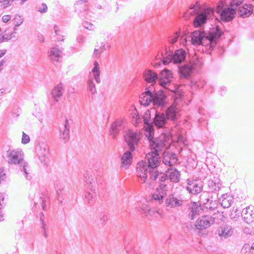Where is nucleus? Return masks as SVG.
Masks as SVG:
<instances>
[{
  "label": "nucleus",
  "mask_w": 254,
  "mask_h": 254,
  "mask_svg": "<svg viewBox=\"0 0 254 254\" xmlns=\"http://www.w3.org/2000/svg\"><path fill=\"white\" fill-rule=\"evenodd\" d=\"M159 154L147 153L144 160L139 162L136 166L137 176L140 179L142 183L148 179L155 182L159 185L155 192L152 195V198L161 204L164 198L167 195L169 182L177 183L179 182L181 174L176 168L172 167L178 162V158L175 153L169 151L163 154V162L165 165L169 166L164 173L158 170L161 163Z\"/></svg>",
  "instance_id": "f257e3e1"
},
{
  "label": "nucleus",
  "mask_w": 254,
  "mask_h": 254,
  "mask_svg": "<svg viewBox=\"0 0 254 254\" xmlns=\"http://www.w3.org/2000/svg\"><path fill=\"white\" fill-rule=\"evenodd\" d=\"M143 77L147 83L151 84L152 86L156 84L158 81V84L165 88L166 91L160 90L154 93L155 90L152 87H146L145 91L140 96V104L147 107L152 103L154 108L157 110L160 109L161 111L163 110L167 104V94H170L169 92H170L175 94L177 89L174 86H173L174 89L169 87L171 86V82L173 78L172 72L168 69H165L161 72L158 76V74L153 71L146 69L143 73Z\"/></svg>",
  "instance_id": "f03ea898"
},
{
  "label": "nucleus",
  "mask_w": 254,
  "mask_h": 254,
  "mask_svg": "<svg viewBox=\"0 0 254 254\" xmlns=\"http://www.w3.org/2000/svg\"><path fill=\"white\" fill-rule=\"evenodd\" d=\"M223 34V32L219 27L216 26L208 34L201 30L194 31L189 37V40L188 37L181 35V31H176L168 37V41L171 45H174L180 39V44L187 49H188L189 45L192 44L197 46L198 51L210 54Z\"/></svg>",
  "instance_id": "7ed1b4c3"
},
{
  "label": "nucleus",
  "mask_w": 254,
  "mask_h": 254,
  "mask_svg": "<svg viewBox=\"0 0 254 254\" xmlns=\"http://www.w3.org/2000/svg\"><path fill=\"white\" fill-rule=\"evenodd\" d=\"M147 117H144L143 119L137 114L133 117L132 122L135 126L139 125L142 121L146 126L144 130V134L149 142V146L151 151L148 153L159 154L160 152H162L164 149L169 148L170 145L171 140L169 137L165 135H161L158 138H154V129L149 124L150 120V114L145 113Z\"/></svg>",
  "instance_id": "20e7f679"
},
{
  "label": "nucleus",
  "mask_w": 254,
  "mask_h": 254,
  "mask_svg": "<svg viewBox=\"0 0 254 254\" xmlns=\"http://www.w3.org/2000/svg\"><path fill=\"white\" fill-rule=\"evenodd\" d=\"M142 135L141 133L128 130L124 134L125 141L127 143L129 150L126 151L121 158V167L127 169L130 165L132 160V152L138 145Z\"/></svg>",
  "instance_id": "39448f33"
},
{
  "label": "nucleus",
  "mask_w": 254,
  "mask_h": 254,
  "mask_svg": "<svg viewBox=\"0 0 254 254\" xmlns=\"http://www.w3.org/2000/svg\"><path fill=\"white\" fill-rule=\"evenodd\" d=\"M198 8L197 5H190V9L191 11L187 10L183 13V17L185 19H188L190 16L195 14L193 20V25L195 27H201L204 26L208 20L213 19L215 9L211 7H207L200 12H198Z\"/></svg>",
  "instance_id": "423d86ee"
},
{
  "label": "nucleus",
  "mask_w": 254,
  "mask_h": 254,
  "mask_svg": "<svg viewBox=\"0 0 254 254\" xmlns=\"http://www.w3.org/2000/svg\"><path fill=\"white\" fill-rule=\"evenodd\" d=\"M244 0H231V6L225 7L226 2L220 1L217 5L216 8L220 14L221 19L224 22H229L233 19L240 6L243 5Z\"/></svg>",
  "instance_id": "0eeeda50"
},
{
  "label": "nucleus",
  "mask_w": 254,
  "mask_h": 254,
  "mask_svg": "<svg viewBox=\"0 0 254 254\" xmlns=\"http://www.w3.org/2000/svg\"><path fill=\"white\" fill-rule=\"evenodd\" d=\"M6 156L9 158L8 163L18 165L19 170L23 173L25 178L28 180L32 179L29 172L30 167L28 164L24 161L21 150H10L9 149L7 151Z\"/></svg>",
  "instance_id": "6e6552de"
},
{
  "label": "nucleus",
  "mask_w": 254,
  "mask_h": 254,
  "mask_svg": "<svg viewBox=\"0 0 254 254\" xmlns=\"http://www.w3.org/2000/svg\"><path fill=\"white\" fill-rule=\"evenodd\" d=\"M178 116V109L175 104H173L167 109L166 115L157 111L153 119V123L158 128H163L166 124L167 119L175 121L177 120Z\"/></svg>",
  "instance_id": "1a4fd4ad"
},
{
  "label": "nucleus",
  "mask_w": 254,
  "mask_h": 254,
  "mask_svg": "<svg viewBox=\"0 0 254 254\" xmlns=\"http://www.w3.org/2000/svg\"><path fill=\"white\" fill-rule=\"evenodd\" d=\"M223 215L218 211L217 213H214L212 215H204L199 217L195 222V227L199 231L205 230L214 223H218L216 221L217 219L222 220Z\"/></svg>",
  "instance_id": "9d476101"
},
{
  "label": "nucleus",
  "mask_w": 254,
  "mask_h": 254,
  "mask_svg": "<svg viewBox=\"0 0 254 254\" xmlns=\"http://www.w3.org/2000/svg\"><path fill=\"white\" fill-rule=\"evenodd\" d=\"M186 55V52L184 49H179L176 50L175 53L169 49L168 52L166 51V57H163V59L161 61L164 65H167L171 62L175 64H180L185 61Z\"/></svg>",
  "instance_id": "9b49d317"
},
{
  "label": "nucleus",
  "mask_w": 254,
  "mask_h": 254,
  "mask_svg": "<svg viewBox=\"0 0 254 254\" xmlns=\"http://www.w3.org/2000/svg\"><path fill=\"white\" fill-rule=\"evenodd\" d=\"M184 201V196L182 194L173 192L167 196L165 200V204L167 207L170 208L181 207Z\"/></svg>",
  "instance_id": "f8f14e48"
},
{
  "label": "nucleus",
  "mask_w": 254,
  "mask_h": 254,
  "mask_svg": "<svg viewBox=\"0 0 254 254\" xmlns=\"http://www.w3.org/2000/svg\"><path fill=\"white\" fill-rule=\"evenodd\" d=\"M189 210V218L191 220H194L196 216L204 212L202 204L199 201H190L188 204Z\"/></svg>",
  "instance_id": "ddd939ff"
},
{
  "label": "nucleus",
  "mask_w": 254,
  "mask_h": 254,
  "mask_svg": "<svg viewBox=\"0 0 254 254\" xmlns=\"http://www.w3.org/2000/svg\"><path fill=\"white\" fill-rule=\"evenodd\" d=\"M36 153L40 162L44 165L46 164V159L49 154V148L47 144L40 143L36 147Z\"/></svg>",
  "instance_id": "4468645a"
},
{
  "label": "nucleus",
  "mask_w": 254,
  "mask_h": 254,
  "mask_svg": "<svg viewBox=\"0 0 254 254\" xmlns=\"http://www.w3.org/2000/svg\"><path fill=\"white\" fill-rule=\"evenodd\" d=\"M187 186L186 189L189 193L196 195L202 190L203 184L196 180L188 179L187 180Z\"/></svg>",
  "instance_id": "2eb2a0df"
},
{
  "label": "nucleus",
  "mask_w": 254,
  "mask_h": 254,
  "mask_svg": "<svg viewBox=\"0 0 254 254\" xmlns=\"http://www.w3.org/2000/svg\"><path fill=\"white\" fill-rule=\"evenodd\" d=\"M233 233V230L230 225L223 224L219 227L215 231V235H217L221 241L230 237Z\"/></svg>",
  "instance_id": "dca6fc26"
},
{
  "label": "nucleus",
  "mask_w": 254,
  "mask_h": 254,
  "mask_svg": "<svg viewBox=\"0 0 254 254\" xmlns=\"http://www.w3.org/2000/svg\"><path fill=\"white\" fill-rule=\"evenodd\" d=\"M194 69L192 65L186 64L179 68V72L182 78L189 79L190 78Z\"/></svg>",
  "instance_id": "f3484780"
},
{
  "label": "nucleus",
  "mask_w": 254,
  "mask_h": 254,
  "mask_svg": "<svg viewBox=\"0 0 254 254\" xmlns=\"http://www.w3.org/2000/svg\"><path fill=\"white\" fill-rule=\"evenodd\" d=\"M238 14L242 17L245 18L250 16L253 12V6L251 4L245 3L238 9Z\"/></svg>",
  "instance_id": "a211bd4d"
},
{
  "label": "nucleus",
  "mask_w": 254,
  "mask_h": 254,
  "mask_svg": "<svg viewBox=\"0 0 254 254\" xmlns=\"http://www.w3.org/2000/svg\"><path fill=\"white\" fill-rule=\"evenodd\" d=\"M198 112L201 116L198 120V123L200 127L202 129L206 127L208 125L207 119L208 118V113L202 107L198 108Z\"/></svg>",
  "instance_id": "6ab92c4d"
},
{
  "label": "nucleus",
  "mask_w": 254,
  "mask_h": 254,
  "mask_svg": "<svg viewBox=\"0 0 254 254\" xmlns=\"http://www.w3.org/2000/svg\"><path fill=\"white\" fill-rule=\"evenodd\" d=\"M124 128L123 122L121 121H117L114 122L110 128L111 134L113 135V138L115 139L116 136L119 133L120 131Z\"/></svg>",
  "instance_id": "aec40b11"
},
{
  "label": "nucleus",
  "mask_w": 254,
  "mask_h": 254,
  "mask_svg": "<svg viewBox=\"0 0 254 254\" xmlns=\"http://www.w3.org/2000/svg\"><path fill=\"white\" fill-rule=\"evenodd\" d=\"M84 180L87 185V187L89 188L91 191L95 190V187L96 185V181L94 177L92 176L89 171H86L83 175Z\"/></svg>",
  "instance_id": "412c9836"
},
{
  "label": "nucleus",
  "mask_w": 254,
  "mask_h": 254,
  "mask_svg": "<svg viewBox=\"0 0 254 254\" xmlns=\"http://www.w3.org/2000/svg\"><path fill=\"white\" fill-rule=\"evenodd\" d=\"M125 249L128 254H141L138 250L134 248L133 244L129 241V238L126 237L124 240Z\"/></svg>",
  "instance_id": "4be33fe9"
},
{
  "label": "nucleus",
  "mask_w": 254,
  "mask_h": 254,
  "mask_svg": "<svg viewBox=\"0 0 254 254\" xmlns=\"http://www.w3.org/2000/svg\"><path fill=\"white\" fill-rule=\"evenodd\" d=\"M62 53V52L56 47H53L50 50L49 57L55 64L59 62Z\"/></svg>",
  "instance_id": "5701e85b"
},
{
  "label": "nucleus",
  "mask_w": 254,
  "mask_h": 254,
  "mask_svg": "<svg viewBox=\"0 0 254 254\" xmlns=\"http://www.w3.org/2000/svg\"><path fill=\"white\" fill-rule=\"evenodd\" d=\"M221 186L219 179L216 178H214L213 180L209 181L208 183L209 190L212 192L218 191L220 189Z\"/></svg>",
  "instance_id": "b1692460"
},
{
  "label": "nucleus",
  "mask_w": 254,
  "mask_h": 254,
  "mask_svg": "<svg viewBox=\"0 0 254 254\" xmlns=\"http://www.w3.org/2000/svg\"><path fill=\"white\" fill-rule=\"evenodd\" d=\"M69 124L67 119L65 121L64 124V128L63 131L61 130L62 133L61 134V138L63 139L64 143H66L69 139Z\"/></svg>",
  "instance_id": "393cba45"
},
{
  "label": "nucleus",
  "mask_w": 254,
  "mask_h": 254,
  "mask_svg": "<svg viewBox=\"0 0 254 254\" xmlns=\"http://www.w3.org/2000/svg\"><path fill=\"white\" fill-rule=\"evenodd\" d=\"M137 210L140 213L144 215L145 217H148L149 215H151L153 211L152 210L150 207L147 204H140L137 207Z\"/></svg>",
  "instance_id": "a878e982"
},
{
  "label": "nucleus",
  "mask_w": 254,
  "mask_h": 254,
  "mask_svg": "<svg viewBox=\"0 0 254 254\" xmlns=\"http://www.w3.org/2000/svg\"><path fill=\"white\" fill-rule=\"evenodd\" d=\"M63 91V85L62 83L56 86L52 90L51 94L56 101L57 102L58 101L56 98H58L62 96Z\"/></svg>",
  "instance_id": "bb28decb"
},
{
  "label": "nucleus",
  "mask_w": 254,
  "mask_h": 254,
  "mask_svg": "<svg viewBox=\"0 0 254 254\" xmlns=\"http://www.w3.org/2000/svg\"><path fill=\"white\" fill-rule=\"evenodd\" d=\"M94 67L92 69V72L94 75V77L96 82L98 83H100V68L99 64L97 61H95L94 64Z\"/></svg>",
  "instance_id": "cd10ccee"
},
{
  "label": "nucleus",
  "mask_w": 254,
  "mask_h": 254,
  "mask_svg": "<svg viewBox=\"0 0 254 254\" xmlns=\"http://www.w3.org/2000/svg\"><path fill=\"white\" fill-rule=\"evenodd\" d=\"M206 82L203 79H199L196 80H193L191 81V88L192 89L197 88L200 89L203 88Z\"/></svg>",
  "instance_id": "c85d7f7f"
},
{
  "label": "nucleus",
  "mask_w": 254,
  "mask_h": 254,
  "mask_svg": "<svg viewBox=\"0 0 254 254\" xmlns=\"http://www.w3.org/2000/svg\"><path fill=\"white\" fill-rule=\"evenodd\" d=\"M225 195L227 196L226 194L222 195L223 199L221 202V205L224 208H228L231 205L233 201L232 197L228 196L225 197Z\"/></svg>",
  "instance_id": "c756f323"
},
{
  "label": "nucleus",
  "mask_w": 254,
  "mask_h": 254,
  "mask_svg": "<svg viewBox=\"0 0 254 254\" xmlns=\"http://www.w3.org/2000/svg\"><path fill=\"white\" fill-rule=\"evenodd\" d=\"M84 200L85 203L92 205L95 202V198L93 194L88 191H86L84 194Z\"/></svg>",
  "instance_id": "7c9ffc66"
},
{
  "label": "nucleus",
  "mask_w": 254,
  "mask_h": 254,
  "mask_svg": "<svg viewBox=\"0 0 254 254\" xmlns=\"http://www.w3.org/2000/svg\"><path fill=\"white\" fill-rule=\"evenodd\" d=\"M242 208H235L233 207L231 212L230 217L232 219L236 221L241 216Z\"/></svg>",
  "instance_id": "2f4dec72"
},
{
  "label": "nucleus",
  "mask_w": 254,
  "mask_h": 254,
  "mask_svg": "<svg viewBox=\"0 0 254 254\" xmlns=\"http://www.w3.org/2000/svg\"><path fill=\"white\" fill-rule=\"evenodd\" d=\"M213 198L212 193L205 192H203L200 196V201L202 204L204 203H207L208 201H212V199ZM212 203V202H211Z\"/></svg>",
  "instance_id": "473e14b6"
},
{
  "label": "nucleus",
  "mask_w": 254,
  "mask_h": 254,
  "mask_svg": "<svg viewBox=\"0 0 254 254\" xmlns=\"http://www.w3.org/2000/svg\"><path fill=\"white\" fill-rule=\"evenodd\" d=\"M47 198L45 196V195L43 194H42V195L40 197V202H34L35 206H37V205H39V204H40L42 207V209L44 210H47V209L48 208V206L47 205Z\"/></svg>",
  "instance_id": "72a5a7b5"
},
{
  "label": "nucleus",
  "mask_w": 254,
  "mask_h": 254,
  "mask_svg": "<svg viewBox=\"0 0 254 254\" xmlns=\"http://www.w3.org/2000/svg\"><path fill=\"white\" fill-rule=\"evenodd\" d=\"M14 33V32H12L9 34L6 33V31H5L4 32L0 34V43L10 40Z\"/></svg>",
  "instance_id": "f704fd0d"
},
{
  "label": "nucleus",
  "mask_w": 254,
  "mask_h": 254,
  "mask_svg": "<svg viewBox=\"0 0 254 254\" xmlns=\"http://www.w3.org/2000/svg\"><path fill=\"white\" fill-rule=\"evenodd\" d=\"M195 225L193 226L191 222L185 223L183 224V229L185 233H192L195 230Z\"/></svg>",
  "instance_id": "c9c22d12"
},
{
  "label": "nucleus",
  "mask_w": 254,
  "mask_h": 254,
  "mask_svg": "<svg viewBox=\"0 0 254 254\" xmlns=\"http://www.w3.org/2000/svg\"><path fill=\"white\" fill-rule=\"evenodd\" d=\"M97 217L102 224H104L108 219V216L105 212H98Z\"/></svg>",
  "instance_id": "e433bc0d"
},
{
  "label": "nucleus",
  "mask_w": 254,
  "mask_h": 254,
  "mask_svg": "<svg viewBox=\"0 0 254 254\" xmlns=\"http://www.w3.org/2000/svg\"><path fill=\"white\" fill-rule=\"evenodd\" d=\"M88 89L89 91L92 94H94L96 92L95 85L91 79L88 80Z\"/></svg>",
  "instance_id": "4c0bfd02"
},
{
  "label": "nucleus",
  "mask_w": 254,
  "mask_h": 254,
  "mask_svg": "<svg viewBox=\"0 0 254 254\" xmlns=\"http://www.w3.org/2000/svg\"><path fill=\"white\" fill-rule=\"evenodd\" d=\"M218 205H211V204L208 203H204L202 204L203 208L204 211V212H206L208 210L212 211L215 210L216 208H217Z\"/></svg>",
  "instance_id": "58836bf2"
},
{
  "label": "nucleus",
  "mask_w": 254,
  "mask_h": 254,
  "mask_svg": "<svg viewBox=\"0 0 254 254\" xmlns=\"http://www.w3.org/2000/svg\"><path fill=\"white\" fill-rule=\"evenodd\" d=\"M40 221L42 223V226H41V228L42 229V232L43 235L44 236V237L47 238L48 237V235H47V234L46 233V224L45 222L44 221V220L42 218V216H44L43 213L42 212H41L40 214Z\"/></svg>",
  "instance_id": "ea45409f"
},
{
  "label": "nucleus",
  "mask_w": 254,
  "mask_h": 254,
  "mask_svg": "<svg viewBox=\"0 0 254 254\" xmlns=\"http://www.w3.org/2000/svg\"><path fill=\"white\" fill-rule=\"evenodd\" d=\"M14 20L15 27H17V26H19L23 23V19L20 15H16L14 17ZM16 30L15 27H14V30Z\"/></svg>",
  "instance_id": "a19ab883"
},
{
  "label": "nucleus",
  "mask_w": 254,
  "mask_h": 254,
  "mask_svg": "<svg viewBox=\"0 0 254 254\" xmlns=\"http://www.w3.org/2000/svg\"><path fill=\"white\" fill-rule=\"evenodd\" d=\"M36 8L38 11L42 13L46 12L48 10V7L45 3H42L41 7L37 6Z\"/></svg>",
  "instance_id": "79ce46f5"
},
{
  "label": "nucleus",
  "mask_w": 254,
  "mask_h": 254,
  "mask_svg": "<svg viewBox=\"0 0 254 254\" xmlns=\"http://www.w3.org/2000/svg\"><path fill=\"white\" fill-rule=\"evenodd\" d=\"M82 26L85 28H86L88 30H92L95 28L94 25L92 23H91L90 22H88L87 21L83 22L82 23Z\"/></svg>",
  "instance_id": "37998d69"
},
{
  "label": "nucleus",
  "mask_w": 254,
  "mask_h": 254,
  "mask_svg": "<svg viewBox=\"0 0 254 254\" xmlns=\"http://www.w3.org/2000/svg\"><path fill=\"white\" fill-rule=\"evenodd\" d=\"M30 141V137L28 135L26 134L24 132H22V136L21 143L23 144H26Z\"/></svg>",
  "instance_id": "c03bdc74"
},
{
  "label": "nucleus",
  "mask_w": 254,
  "mask_h": 254,
  "mask_svg": "<svg viewBox=\"0 0 254 254\" xmlns=\"http://www.w3.org/2000/svg\"><path fill=\"white\" fill-rule=\"evenodd\" d=\"M58 28V27L57 25H55L54 29L55 33L56 35L57 36V40L58 41H63L64 40V38H63L64 37H63V36L60 35V34L59 33L60 31Z\"/></svg>",
  "instance_id": "a18cd8bd"
},
{
  "label": "nucleus",
  "mask_w": 254,
  "mask_h": 254,
  "mask_svg": "<svg viewBox=\"0 0 254 254\" xmlns=\"http://www.w3.org/2000/svg\"><path fill=\"white\" fill-rule=\"evenodd\" d=\"M162 57L160 59V58H159V59H160L158 61V59H156L155 61H154V62H153L152 63V64L156 68H157L161 64V63H163L161 61L162 59H163V57H166V55L165 56H164L162 54L161 55Z\"/></svg>",
  "instance_id": "49530a36"
},
{
  "label": "nucleus",
  "mask_w": 254,
  "mask_h": 254,
  "mask_svg": "<svg viewBox=\"0 0 254 254\" xmlns=\"http://www.w3.org/2000/svg\"><path fill=\"white\" fill-rule=\"evenodd\" d=\"M244 221L247 223L254 221V213L250 214V216H244Z\"/></svg>",
  "instance_id": "de8ad7c7"
},
{
  "label": "nucleus",
  "mask_w": 254,
  "mask_h": 254,
  "mask_svg": "<svg viewBox=\"0 0 254 254\" xmlns=\"http://www.w3.org/2000/svg\"><path fill=\"white\" fill-rule=\"evenodd\" d=\"M57 194L58 195L57 199L61 203L63 202V198H62V195H63V190L61 188H59L57 190Z\"/></svg>",
  "instance_id": "09e8293b"
},
{
  "label": "nucleus",
  "mask_w": 254,
  "mask_h": 254,
  "mask_svg": "<svg viewBox=\"0 0 254 254\" xmlns=\"http://www.w3.org/2000/svg\"><path fill=\"white\" fill-rule=\"evenodd\" d=\"M0 8H4L8 6L10 3H11L10 0H0Z\"/></svg>",
  "instance_id": "8fccbe9b"
},
{
  "label": "nucleus",
  "mask_w": 254,
  "mask_h": 254,
  "mask_svg": "<svg viewBox=\"0 0 254 254\" xmlns=\"http://www.w3.org/2000/svg\"><path fill=\"white\" fill-rule=\"evenodd\" d=\"M88 0H78L76 1L74 4V7L75 9V11H77L78 7L77 6L79 5H82L84 3H86L88 1Z\"/></svg>",
  "instance_id": "3c124183"
},
{
  "label": "nucleus",
  "mask_w": 254,
  "mask_h": 254,
  "mask_svg": "<svg viewBox=\"0 0 254 254\" xmlns=\"http://www.w3.org/2000/svg\"><path fill=\"white\" fill-rule=\"evenodd\" d=\"M6 178V174L4 172V169L3 168H0V182L4 181Z\"/></svg>",
  "instance_id": "603ef678"
},
{
  "label": "nucleus",
  "mask_w": 254,
  "mask_h": 254,
  "mask_svg": "<svg viewBox=\"0 0 254 254\" xmlns=\"http://www.w3.org/2000/svg\"><path fill=\"white\" fill-rule=\"evenodd\" d=\"M250 246L249 244H245L242 250H241V253H243V254H246L247 253L249 250H250Z\"/></svg>",
  "instance_id": "864d4df0"
},
{
  "label": "nucleus",
  "mask_w": 254,
  "mask_h": 254,
  "mask_svg": "<svg viewBox=\"0 0 254 254\" xmlns=\"http://www.w3.org/2000/svg\"><path fill=\"white\" fill-rule=\"evenodd\" d=\"M250 209L249 207H247L245 208H244L243 210H241V216L244 218V216L248 215L249 212V209Z\"/></svg>",
  "instance_id": "5fc2aeb1"
},
{
  "label": "nucleus",
  "mask_w": 254,
  "mask_h": 254,
  "mask_svg": "<svg viewBox=\"0 0 254 254\" xmlns=\"http://www.w3.org/2000/svg\"><path fill=\"white\" fill-rule=\"evenodd\" d=\"M227 90V88L225 86H221L220 88V91H219L220 94L221 95L223 96L224 94H225Z\"/></svg>",
  "instance_id": "6e6d98bb"
},
{
  "label": "nucleus",
  "mask_w": 254,
  "mask_h": 254,
  "mask_svg": "<svg viewBox=\"0 0 254 254\" xmlns=\"http://www.w3.org/2000/svg\"><path fill=\"white\" fill-rule=\"evenodd\" d=\"M11 19V16L9 15H5L2 16V20L3 22L6 23Z\"/></svg>",
  "instance_id": "4d7b16f0"
},
{
  "label": "nucleus",
  "mask_w": 254,
  "mask_h": 254,
  "mask_svg": "<svg viewBox=\"0 0 254 254\" xmlns=\"http://www.w3.org/2000/svg\"><path fill=\"white\" fill-rule=\"evenodd\" d=\"M7 63V59L5 57L0 62V71L2 69V66Z\"/></svg>",
  "instance_id": "13d9d810"
},
{
  "label": "nucleus",
  "mask_w": 254,
  "mask_h": 254,
  "mask_svg": "<svg viewBox=\"0 0 254 254\" xmlns=\"http://www.w3.org/2000/svg\"><path fill=\"white\" fill-rule=\"evenodd\" d=\"M38 40L41 42H44V37L43 35L39 34L37 36Z\"/></svg>",
  "instance_id": "bf43d9fd"
},
{
  "label": "nucleus",
  "mask_w": 254,
  "mask_h": 254,
  "mask_svg": "<svg viewBox=\"0 0 254 254\" xmlns=\"http://www.w3.org/2000/svg\"><path fill=\"white\" fill-rule=\"evenodd\" d=\"M6 50H5V49H3V50H0V58H1L3 56H4L5 54H6Z\"/></svg>",
  "instance_id": "052dcab7"
},
{
  "label": "nucleus",
  "mask_w": 254,
  "mask_h": 254,
  "mask_svg": "<svg viewBox=\"0 0 254 254\" xmlns=\"http://www.w3.org/2000/svg\"><path fill=\"white\" fill-rule=\"evenodd\" d=\"M110 45H109V44H107V45L106 46V44H104V45L101 46V48L104 50H109L110 49Z\"/></svg>",
  "instance_id": "680f3d73"
},
{
  "label": "nucleus",
  "mask_w": 254,
  "mask_h": 254,
  "mask_svg": "<svg viewBox=\"0 0 254 254\" xmlns=\"http://www.w3.org/2000/svg\"><path fill=\"white\" fill-rule=\"evenodd\" d=\"M93 55L95 57H98L100 55V54L99 53V50L98 49H95L94 51V53H93Z\"/></svg>",
  "instance_id": "e2e57ef3"
},
{
  "label": "nucleus",
  "mask_w": 254,
  "mask_h": 254,
  "mask_svg": "<svg viewBox=\"0 0 254 254\" xmlns=\"http://www.w3.org/2000/svg\"><path fill=\"white\" fill-rule=\"evenodd\" d=\"M212 203H211V201H208L207 203L211 204V205H218L217 203L216 202V200H215L214 198L212 199Z\"/></svg>",
  "instance_id": "0e129e2a"
},
{
  "label": "nucleus",
  "mask_w": 254,
  "mask_h": 254,
  "mask_svg": "<svg viewBox=\"0 0 254 254\" xmlns=\"http://www.w3.org/2000/svg\"><path fill=\"white\" fill-rule=\"evenodd\" d=\"M251 253L252 254H254V243L252 244L251 247Z\"/></svg>",
  "instance_id": "69168bd1"
},
{
  "label": "nucleus",
  "mask_w": 254,
  "mask_h": 254,
  "mask_svg": "<svg viewBox=\"0 0 254 254\" xmlns=\"http://www.w3.org/2000/svg\"><path fill=\"white\" fill-rule=\"evenodd\" d=\"M82 39V37L81 36H78V38H77V39H78L79 42H81Z\"/></svg>",
  "instance_id": "338daca9"
},
{
  "label": "nucleus",
  "mask_w": 254,
  "mask_h": 254,
  "mask_svg": "<svg viewBox=\"0 0 254 254\" xmlns=\"http://www.w3.org/2000/svg\"><path fill=\"white\" fill-rule=\"evenodd\" d=\"M83 6H84V8H83V11H84V12H86V11L87 10V9L88 8H86V5H83Z\"/></svg>",
  "instance_id": "774afa93"
}]
</instances>
